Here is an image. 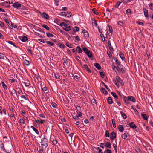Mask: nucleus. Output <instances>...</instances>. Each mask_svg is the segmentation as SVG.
I'll return each instance as SVG.
<instances>
[{"instance_id": "37998d69", "label": "nucleus", "mask_w": 153, "mask_h": 153, "mask_svg": "<svg viewBox=\"0 0 153 153\" xmlns=\"http://www.w3.org/2000/svg\"><path fill=\"white\" fill-rule=\"evenodd\" d=\"M46 35H47V36L48 37H53L54 36V35L53 34H52L49 33H47Z\"/></svg>"}, {"instance_id": "5fc2aeb1", "label": "nucleus", "mask_w": 153, "mask_h": 153, "mask_svg": "<svg viewBox=\"0 0 153 153\" xmlns=\"http://www.w3.org/2000/svg\"><path fill=\"white\" fill-rule=\"evenodd\" d=\"M66 12H62L60 13V15L63 16H67Z\"/></svg>"}, {"instance_id": "c756f323", "label": "nucleus", "mask_w": 153, "mask_h": 153, "mask_svg": "<svg viewBox=\"0 0 153 153\" xmlns=\"http://www.w3.org/2000/svg\"><path fill=\"white\" fill-rule=\"evenodd\" d=\"M104 146H106L107 147L109 148H111V144L110 143L107 142L104 145Z\"/></svg>"}, {"instance_id": "79ce46f5", "label": "nucleus", "mask_w": 153, "mask_h": 153, "mask_svg": "<svg viewBox=\"0 0 153 153\" xmlns=\"http://www.w3.org/2000/svg\"><path fill=\"white\" fill-rule=\"evenodd\" d=\"M118 70H120L122 73H124L125 72L126 69L125 67H122L120 69H118Z\"/></svg>"}, {"instance_id": "052dcab7", "label": "nucleus", "mask_w": 153, "mask_h": 153, "mask_svg": "<svg viewBox=\"0 0 153 153\" xmlns=\"http://www.w3.org/2000/svg\"><path fill=\"white\" fill-rule=\"evenodd\" d=\"M39 149L38 151L39 153H42L43 152V148H42V147L41 146V147H39Z\"/></svg>"}, {"instance_id": "a18cd8bd", "label": "nucleus", "mask_w": 153, "mask_h": 153, "mask_svg": "<svg viewBox=\"0 0 153 153\" xmlns=\"http://www.w3.org/2000/svg\"><path fill=\"white\" fill-rule=\"evenodd\" d=\"M83 51L85 52V53L86 54L87 52H88L89 50H88V49H87L86 48L84 47L82 49Z\"/></svg>"}, {"instance_id": "de8ad7c7", "label": "nucleus", "mask_w": 153, "mask_h": 153, "mask_svg": "<svg viewBox=\"0 0 153 153\" xmlns=\"http://www.w3.org/2000/svg\"><path fill=\"white\" fill-rule=\"evenodd\" d=\"M55 78L56 79H59V80H60V76L59 75L57 74H55Z\"/></svg>"}, {"instance_id": "a878e982", "label": "nucleus", "mask_w": 153, "mask_h": 153, "mask_svg": "<svg viewBox=\"0 0 153 153\" xmlns=\"http://www.w3.org/2000/svg\"><path fill=\"white\" fill-rule=\"evenodd\" d=\"M67 25L64 22H62L60 24V25L63 28H66V27L67 26Z\"/></svg>"}, {"instance_id": "2f4dec72", "label": "nucleus", "mask_w": 153, "mask_h": 153, "mask_svg": "<svg viewBox=\"0 0 153 153\" xmlns=\"http://www.w3.org/2000/svg\"><path fill=\"white\" fill-rule=\"evenodd\" d=\"M120 113L123 119H125L127 118V116L123 112L120 111Z\"/></svg>"}, {"instance_id": "bb28decb", "label": "nucleus", "mask_w": 153, "mask_h": 153, "mask_svg": "<svg viewBox=\"0 0 153 153\" xmlns=\"http://www.w3.org/2000/svg\"><path fill=\"white\" fill-rule=\"evenodd\" d=\"M11 25L10 26H9V27L11 28L12 29L13 27L14 28H16L17 27V26L16 25H14L13 23L11 22Z\"/></svg>"}, {"instance_id": "0e129e2a", "label": "nucleus", "mask_w": 153, "mask_h": 153, "mask_svg": "<svg viewBox=\"0 0 153 153\" xmlns=\"http://www.w3.org/2000/svg\"><path fill=\"white\" fill-rule=\"evenodd\" d=\"M100 74L101 77L102 78H103L104 76H105V74L104 73V72L102 71H100Z\"/></svg>"}, {"instance_id": "393cba45", "label": "nucleus", "mask_w": 153, "mask_h": 153, "mask_svg": "<svg viewBox=\"0 0 153 153\" xmlns=\"http://www.w3.org/2000/svg\"><path fill=\"white\" fill-rule=\"evenodd\" d=\"M101 92L105 95H106L107 93V91L103 88H102L100 89Z\"/></svg>"}, {"instance_id": "9b49d317", "label": "nucleus", "mask_w": 153, "mask_h": 153, "mask_svg": "<svg viewBox=\"0 0 153 153\" xmlns=\"http://www.w3.org/2000/svg\"><path fill=\"white\" fill-rule=\"evenodd\" d=\"M123 99L124 100V102L125 103V104L128 105L129 104V102L128 101H129L128 100L127 97L126 96H124L123 97Z\"/></svg>"}, {"instance_id": "72a5a7b5", "label": "nucleus", "mask_w": 153, "mask_h": 153, "mask_svg": "<svg viewBox=\"0 0 153 153\" xmlns=\"http://www.w3.org/2000/svg\"><path fill=\"white\" fill-rule=\"evenodd\" d=\"M108 46L109 47V48L110 50L111 51L113 50V47L111 46V43L110 41H108Z\"/></svg>"}, {"instance_id": "6e6d98bb", "label": "nucleus", "mask_w": 153, "mask_h": 153, "mask_svg": "<svg viewBox=\"0 0 153 153\" xmlns=\"http://www.w3.org/2000/svg\"><path fill=\"white\" fill-rule=\"evenodd\" d=\"M123 23L121 21H119L117 22V24L118 25H119L120 26H123Z\"/></svg>"}, {"instance_id": "412c9836", "label": "nucleus", "mask_w": 153, "mask_h": 153, "mask_svg": "<svg viewBox=\"0 0 153 153\" xmlns=\"http://www.w3.org/2000/svg\"><path fill=\"white\" fill-rule=\"evenodd\" d=\"M94 66L99 70H100L101 67L99 64L97 63H95Z\"/></svg>"}, {"instance_id": "7c9ffc66", "label": "nucleus", "mask_w": 153, "mask_h": 153, "mask_svg": "<svg viewBox=\"0 0 153 153\" xmlns=\"http://www.w3.org/2000/svg\"><path fill=\"white\" fill-rule=\"evenodd\" d=\"M1 83L2 85V87L4 89H5L7 88V86L5 84L4 82L3 81H1Z\"/></svg>"}, {"instance_id": "c9c22d12", "label": "nucleus", "mask_w": 153, "mask_h": 153, "mask_svg": "<svg viewBox=\"0 0 153 153\" xmlns=\"http://www.w3.org/2000/svg\"><path fill=\"white\" fill-rule=\"evenodd\" d=\"M111 94L115 99H117L118 97L115 93L114 92H112Z\"/></svg>"}, {"instance_id": "3c124183", "label": "nucleus", "mask_w": 153, "mask_h": 153, "mask_svg": "<svg viewBox=\"0 0 153 153\" xmlns=\"http://www.w3.org/2000/svg\"><path fill=\"white\" fill-rule=\"evenodd\" d=\"M105 136L107 137H109V134L108 130L106 131L105 132Z\"/></svg>"}, {"instance_id": "49530a36", "label": "nucleus", "mask_w": 153, "mask_h": 153, "mask_svg": "<svg viewBox=\"0 0 153 153\" xmlns=\"http://www.w3.org/2000/svg\"><path fill=\"white\" fill-rule=\"evenodd\" d=\"M92 11L96 15H97L98 14V12L97 11V10L95 8H93L92 9Z\"/></svg>"}, {"instance_id": "cd10ccee", "label": "nucleus", "mask_w": 153, "mask_h": 153, "mask_svg": "<svg viewBox=\"0 0 153 153\" xmlns=\"http://www.w3.org/2000/svg\"><path fill=\"white\" fill-rule=\"evenodd\" d=\"M46 43L48 44H49L51 46H53L55 45V44L52 42H51L50 41H46Z\"/></svg>"}, {"instance_id": "ddd939ff", "label": "nucleus", "mask_w": 153, "mask_h": 153, "mask_svg": "<svg viewBox=\"0 0 153 153\" xmlns=\"http://www.w3.org/2000/svg\"><path fill=\"white\" fill-rule=\"evenodd\" d=\"M128 133L127 131H125L124 134L121 135V137L123 139H126L128 137Z\"/></svg>"}, {"instance_id": "4be33fe9", "label": "nucleus", "mask_w": 153, "mask_h": 153, "mask_svg": "<svg viewBox=\"0 0 153 153\" xmlns=\"http://www.w3.org/2000/svg\"><path fill=\"white\" fill-rule=\"evenodd\" d=\"M118 130L120 132H123L124 128L122 125H119L118 126Z\"/></svg>"}, {"instance_id": "423d86ee", "label": "nucleus", "mask_w": 153, "mask_h": 153, "mask_svg": "<svg viewBox=\"0 0 153 153\" xmlns=\"http://www.w3.org/2000/svg\"><path fill=\"white\" fill-rule=\"evenodd\" d=\"M111 135V136L110 137V139L111 140H114L116 138V134L114 132H112Z\"/></svg>"}, {"instance_id": "f257e3e1", "label": "nucleus", "mask_w": 153, "mask_h": 153, "mask_svg": "<svg viewBox=\"0 0 153 153\" xmlns=\"http://www.w3.org/2000/svg\"><path fill=\"white\" fill-rule=\"evenodd\" d=\"M41 144L42 148L45 147V149H46L48 144V140L47 138L44 137L41 140Z\"/></svg>"}, {"instance_id": "4c0bfd02", "label": "nucleus", "mask_w": 153, "mask_h": 153, "mask_svg": "<svg viewBox=\"0 0 153 153\" xmlns=\"http://www.w3.org/2000/svg\"><path fill=\"white\" fill-rule=\"evenodd\" d=\"M114 60H115L117 66L121 64L120 62L117 59L115 58Z\"/></svg>"}, {"instance_id": "473e14b6", "label": "nucleus", "mask_w": 153, "mask_h": 153, "mask_svg": "<svg viewBox=\"0 0 153 153\" xmlns=\"http://www.w3.org/2000/svg\"><path fill=\"white\" fill-rule=\"evenodd\" d=\"M28 39L27 37L25 36H23L22 37V39H21V40L24 42H26Z\"/></svg>"}, {"instance_id": "f3484780", "label": "nucleus", "mask_w": 153, "mask_h": 153, "mask_svg": "<svg viewBox=\"0 0 153 153\" xmlns=\"http://www.w3.org/2000/svg\"><path fill=\"white\" fill-rule=\"evenodd\" d=\"M42 16L46 19H48L49 18V16L48 14H46L45 12H43L42 13Z\"/></svg>"}, {"instance_id": "f704fd0d", "label": "nucleus", "mask_w": 153, "mask_h": 153, "mask_svg": "<svg viewBox=\"0 0 153 153\" xmlns=\"http://www.w3.org/2000/svg\"><path fill=\"white\" fill-rule=\"evenodd\" d=\"M112 68L114 71L116 72V71H119V70L117 68V67L114 65H112Z\"/></svg>"}, {"instance_id": "e2e57ef3", "label": "nucleus", "mask_w": 153, "mask_h": 153, "mask_svg": "<svg viewBox=\"0 0 153 153\" xmlns=\"http://www.w3.org/2000/svg\"><path fill=\"white\" fill-rule=\"evenodd\" d=\"M73 118L74 120H78L79 119V117L77 115H75L74 116H73Z\"/></svg>"}, {"instance_id": "39448f33", "label": "nucleus", "mask_w": 153, "mask_h": 153, "mask_svg": "<svg viewBox=\"0 0 153 153\" xmlns=\"http://www.w3.org/2000/svg\"><path fill=\"white\" fill-rule=\"evenodd\" d=\"M116 79L117 82H120L122 85H124V82H123V81L122 80H121V79L120 78L119 76H116Z\"/></svg>"}, {"instance_id": "f03ea898", "label": "nucleus", "mask_w": 153, "mask_h": 153, "mask_svg": "<svg viewBox=\"0 0 153 153\" xmlns=\"http://www.w3.org/2000/svg\"><path fill=\"white\" fill-rule=\"evenodd\" d=\"M9 92L14 98H16V96L17 98H19V96L17 95V92L13 88H12L11 90L10 89Z\"/></svg>"}, {"instance_id": "c85d7f7f", "label": "nucleus", "mask_w": 153, "mask_h": 153, "mask_svg": "<svg viewBox=\"0 0 153 153\" xmlns=\"http://www.w3.org/2000/svg\"><path fill=\"white\" fill-rule=\"evenodd\" d=\"M88 56L89 58H91L92 57V52L90 51H89L86 54Z\"/></svg>"}, {"instance_id": "774afa93", "label": "nucleus", "mask_w": 153, "mask_h": 153, "mask_svg": "<svg viewBox=\"0 0 153 153\" xmlns=\"http://www.w3.org/2000/svg\"><path fill=\"white\" fill-rule=\"evenodd\" d=\"M19 122L20 123H22L23 124L25 123V121L24 120L22 119H20L19 120Z\"/></svg>"}, {"instance_id": "9d476101", "label": "nucleus", "mask_w": 153, "mask_h": 153, "mask_svg": "<svg viewBox=\"0 0 153 153\" xmlns=\"http://www.w3.org/2000/svg\"><path fill=\"white\" fill-rule=\"evenodd\" d=\"M144 13L145 17L147 18L149 17L148 10L145 8H143Z\"/></svg>"}, {"instance_id": "a211bd4d", "label": "nucleus", "mask_w": 153, "mask_h": 153, "mask_svg": "<svg viewBox=\"0 0 153 153\" xmlns=\"http://www.w3.org/2000/svg\"><path fill=\"white\" fill-rule=\"evenodd\" d=\"M113 100L111 97H108L107 99V102L109 104H111L113 103Z\"/></svg>"}, {"instance_id": "58836bf2", "label": "nucleus", "mask_w": 153, "mask_h": 153, "mask_svg": "<svg viewBox=\"0 0 153 153\" xmlns=\"http://www.w3.org/2000/svg\"><path fill=\"white\" fill-rule=\"evenodd\" d=\"M57 45L60 48H64L65 47V45L63 44L59 43Z\"/></svg>"}, {"instance_id": "f8f14e48", "label": "nucleus", "mask_w": 153, "mask_h": 153, "mask_svg": "<svg viewBox=\"0 0 153 153\" xmlns=\"http://www.w3.org/2000/svg\"><path fill=\"white\" fill-rule=\"evenodd\" d=\"M82 32L85 37H89V33L87 31L84 29L83 30Z\"/></svg>"}, {"instance_id": "13d9d810", "label": "nucleus", "mask_w": 153, "mask_h": 153, "mask_svg": "<svg viewBox=\"0 0 153 153\" xmlns=\"http://www.w3.org/2000/svg\"><path fill=\"white\" fill-rule=\"evenodd\" d=\"M27 50L28 52L29 53H30V55H33V54H32V50H31V48H28L27 49Z\"/></svg>"}, {"instance_id": "6e6552de", "label": "nucleus", "mask_w": 153, "mask_h": 153, "mask_svg": "<svg viewBox=\"0 0 153 153\" xmlns=\"http://www.w3.org/2000/svg\"><path fill=\"white\" fill-rule=\"evenodd\" d=\"M127 98L129 101H132L134 102H136L135 99L134 97L133 96H128Z\"/></svg>"}, {"instance_id": "4d7b16f0", "label": "nucleus", "mask_w": 153, "mask_h": 153, "mask_svg": "<svg viewBox=\"0 0 153 153\" xmlns=\"http://www.w3.org/2000/svg\"><path fill=\"white\" fill-rule=\"evenodd\" d=\"M24 63L26 65H28L30 64V62L29 61L26 60L24 61Z\"/></svg>"}, {"instance_id": "69168bd1", "label": "nucleus", "mask_w": 153, "mask_h": 153, "mask_svg": "<svg viewBox=\"0 0 153 153\" xmlns=\"http://www.w3.org/2000/svg\"><path fill=\"white\" fill-rule=\"evenodd\" d=\"M51 105L53 108H56L57 106V104L53 102L51 103Z\"/></svg>"}, {"instance_id": "5701e85b", "label": "nucleus", "mask_w": 153, "mask_h": 153, "mask_svg": "<svg viewBox=\"0 0 153 153\" xmlns=\"http://www.w3.org/2000/svg\"><path fill=\"white\" fill-rule=\"evenodd\" d=\"M141 115L142 117L145 120H146L148 119V117H147L146 115L144 114L141 113Z\"/></svg>"}, {"instance_id": "ea45409f", "label": "nucleus", "mask_w": 153, "mask_h": 153, "mask_svg": "<svg viewBox=\"0 0 153 153\" xmlns=\"http://www.w3.org/2000/svg\"><path fill=\"white\" fill-rule=\"evenodd\" d=\"M63 28V29L65 31H68L71 30V27L70 26H68L67 25V26L66 27V28Z\"/></svg>"}, {"instance_id": "b1692460", "label": "nucleus", "mask_w": 153, "mask_h": 153, "mask_svg": "<svg viewBox=\"0 0 153 153\" xmlns=\"http://www.w3.org/2000/svg\"><path fill=\"white\" fill-rule=\"evenodd\" d=\"M76 51H78V53H81L82 52V50L81 48H80V47L79 46H78L76 47Z\"/></svg>"}, {"instance_id": "680f3d73", "label": "nucleus", "mask_w": 153, "mask_h": 153, "mask_svg": "<svg viewBox=\"0 0 153 153\" xmlns=\"http://www.w3.org/2000/svg\"><path fill=\"white\" fill-rule=\"evenodd\" d=\"M82 68L85 70L88 67V65L86 64H84L82 66Z\"/></svg>"}, {"instance_id": "20e7f679", "label": "nucleus", "mask_w": 153, "mask_h": 153, "mask_svg": "<svg viewBox=\"0 0 153 153\" xmlns=\"http://www.w3.org/2000/svg\"><path fill=\"white\" fill-rule=\"evenodd\" d=\"M12 6L14 8H16L17 9H19L21 7V4L19 2H16L14 3Z\"/></svg>"}, {"instance_id": "338daca9", "label": "nucleus", "mask_w": 153, "mask_h": 153, "mask_svg": "<svg viewBox=\"0 0 153 153\" xmlns=\"http://www.w3.org/2000/svg\"><path fill=\"white\" fill-rule=\"evenodd\" d=\"M103 84L105 87L109 91H111L110 89L108 88V87L103 82Z\"/></svg>"}, {"instance_id": "0eeeda50", "label": "nucleus", "mask_w": 153, "mask_h": 153, "mask_svg": "<svg viewBox=\"0 0 153 153\" xmlns=\"http://www.w3.org/2000/svg\"><path fill=\"white\" fill-rule=\"evenodd\" d=\"M129 125L131 128L133 129H135L137 128L136 125L134 124V122H130L129 123Z\"/></svg>"}, {"instance_id": "aec40b11", "label": "nucleus", "mask_w": 153, "mask_h": 153, "mask_svg": "<svg viewBox=\"0 0 153 153\" xmlns=\"http://www.w3.org/2000/svg\"><path fill=\"white\" fill-rule=\"evenodd\" d=\"M119 56L123 61H124L125 58L124 54L122 52H120L119 53Z\"/></svg>"}, {"instance_id": "a19ab883", "label": "nucleus", "mask_w": 153, "mask_h": 153, "mask_svg": "<svg viewBox=\"0 0 153 153\" xmlns=\"http://www.w3.org/2000/svg\"><path fill=\"white\" fill-rule=\"evenodd\" d=\"M42 27L45 28V29L47 30H49V27L46 25L45 24H43L42 25Z\"/></svg>"}, {"instance_id": "6ab92c4d", "label": "nucleus", "mask_w": 153, "mask_h": 153, "mask_svg": "<svg viewBox=\"0 0 153 153\" xmlns=\"http://www.w3.org/2000/svg\"><path fill=\"white\" fill-rule=\"evenodd\" d=\"M122 2V1H120L119 0L118 1L116 4L114 5V7L116 8H118Z\"/></svg>"}, {"instance_id": "864d4df0", "label": "nucleus", "mask_w": 153, "mask_h": 153, "mask_svg": "<svg viewBox=\"0 0 153 153\" xmlns=\"http://www.w3.org/2000/svg\"><path fill=\"white\" fill-rule=\"evenodd\" d=\"M66 14L67 17H70L71 16V13L70 12H66Z\"/></svg>"}, {"instance_id": "8fccbe9b", "label": "nucleus", "mask_w": 153, "mask_h": 153, "mask_svg": "<svg viewBox=\"0 0 153 153\" xmlns=\"http://www.w3.org/2000/svg\"><path fill=\"white\" fill-rule=\"evenodd\" d=\"M117 81L116 80H114L113 81V83L115 84V85L118 87L119 88V84L116 82Z\"/></svg>"}, {"instance_id": "09e8293b", "label": "nucleus", "mask_w": 153, "mask_h": 153, "mask_svg": "<svg viewBox=\"0 0 153 153\" xmlns=\"http://www.w3.org/2000/svg\"><path fill=\"white\" fill-rule=\"evenodd\" d=\"M131 108L134 110L135 112L137 113V114H139V112L135 108L133 107V106H131Z\"/></svg>"}, {"instance_id": "c03bdc74", "label": "nucleus", "mask_w": 153, "mask_h": 153, "mask_svg": "<svg viewBox=\"0 0 153 153\" xmlns=\"http://www.w3.org/2000/svg\"><path fill=\"white\" fill-rule=\"evenodd\" d=\"M112 122L113 124V126L114 128H115L116 127V124L114 119H113L112 120Z\"/></svg>"}, {"instance_id": "7ed1b4c3", "label": "nucleus", "mask_w": 153, "mask_h": 153, "mask_svg": "<svg viewBox=\"0 0 153 153\" xmlns=\"http://www.w3.org/2000/svg\"><path fill=\"white\" fill-rule=\"evenodd\" d=\"M107 32L108 33V35L110 36H112L113 34V30L112 27L110 26L109 25H108L107 26Z\"/></svg>"}, {"instance_id": "1a4fd4ad", "label": "nucleus", "mask_w": 153, "mask_h": 153, "mask_svg": "<svg viewBox=\"0 0 153 153\" xmlns=\"http://www.w3.org/2000/svg\"><path fill=\"white\" fill-rule=\"evenodd\" d=\"M62 60H63V63L64 66L65 67L68 66V62L67 59L66 58H63Z\"/></svg>"}, {"instance_id": "bf43d9fd", "label": "nucleus", "mask_w": 153, "mask_h": 153, "mask_svg": "<svg viewBox=\"0 0 153 153\" xmlns=\"http://www.w3.org/2000/svg\"><path fill=\"white\" fill-rule=\"evenodd\" d=\"M24 83L25 86L27 87H28L30 85V83L28 81H27L26 82H24Z\"/></svg>"}, {"instance_id": "2eb2a0df", "label": "nucleus", "mask_w": 153, "mask_h": 153, "mask_svg": "<svg viewBox=\"0 0 153 153\" xmlns=\"http://www.w3.org/2000/svg\"><path fill=\"white\" fill-rule=\"evenodd\" d=\"M51 141L54 145H56L58 143V142L56 139L55 138L51 139Z\"/></svg>"}, {"instance_id": "e433bc0d", "label": "nucleus", "mask_w": 153, "mask_h": 153, "mask_svg": "<svg viewBox=\"0 0 153 153\" xmlns=\"http://www.w3.org/2000/svg\"><path fill=\"white\" fill-rule=\"evenodd\" d=\"M13 1H6L3 3V4H4L5 3H9V4H13Z\"/></svg>"}, {"instance_id": "603ef678", "label": "nucleus", "mask_w": 153, "mask_h": 153, "mask_svg": "<svg viewBox=\"0 0 153 153\" xmlns=\"http://www.w3.org/2000/svg\"><path fill=\"white\" fill-rule=\"evenodd\" d=\"M126 12L127 14H128V13L130 14L131 13V11L130 9H128L126 10Z\"/></svg>"}, {"instance_id": "4468645a", "label": "nucleus", "mask_w": 153, "mask_h": 153, "mask_svg": "<svg viewBox=\"0 0 153 153\" xmlns=\"http://www.w3.org/2000/svg\"><path fill=\"white\" fill-rule=\"evenodd\" d=\"M31 128H32L33 130L35 132V133L39 135V132L38 130L34 126H31Z\"/></svg>"}, {"instance_id": "dca6fc26", "label": "nucleus", "mask_w": 153, "mask_h": 153, "mask_svg": "<svg viewBox=\"0 0 153 153\" xmlns=\"http://www.w3.org/2000/svg\"><path fill=\"white\" fill-rule=\"evenodd\" d=\"M0 147L3 151L4 152L6 151L4 144L1 141L0 142Z\"/></svg>"}]
</instances>
